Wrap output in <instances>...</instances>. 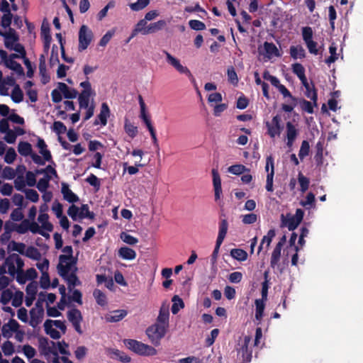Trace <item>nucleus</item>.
I'll return each mask as SVG.
<instances>
[{
    "instance_id": "obj_10",
    "label": "nucleus",
    "mask_w": 363,
    "mask_h": 363,
    "mask_svg": "<svg viewBox=\"0 0 363 363\" xmlns=\"http://www.w3.org/2000/svg\"><path fill=\"white\" fill-rule=\"evenodd\" d=\"M88 27L85 25H82L79 31V47L78 50L82 52L86 50L91 43V37H89L86 34Z\"/></svg>"
},
{
    "instance_id": "obj_28",
    "label": "nucleus",
    "mask_w": 363,
    "mask_h": 363,
    "mask_svg": "<svg viewBox=\"0 0 363 363\" xmlns=\"http://www.w3.org/2000/svg\"><path fill=\"white\" fill-rule=\"evenodd\" d=\"M228 228V223L226 219H222L219 222V230L216 241L223 242Z\"/></svg>"
},
{
    "instance_id": "obj_56",
    "label": "nucleus",
    "mask_w": 363,
    "mask_h": 363,
    "mask_svg": "<svg viewBox=\"0 0 363 363\" xmlns=\"http://www.w3.org/2000/svg\"><path fill=\"white\" fill-rule=\"evenodd\" d=\"M111 354L113 357L118 359L122 362H129L131 359L129 356L118 350H113Z\"/></svg>"
},
{
    "instance_id": "obj_32",
    "label": "nucleus",
    "mask_w": 363,
    "mask_h": 363,
    "mask_svg": "<svg viewBox=\"0 0 363 363\" xmlns=\"http://www.w3.org/2000/svg\"><path fill=\"white\" fill-rule=\"evenodd\" d=\"M48 219L49 216L47 213H40L38 218V220L42 224V228L48 232H52L53 225L49 222Z\"/></svg>"
},
{
    "instance_id": "obj_41",
    "label": "nucleus",
    "mask_w": 363,
    "mask_h": 363,
    "mask_svg": "<svg viewBox=\"0 0 363 363\" xmlns=\"http://www.w3.org/2000/svg\"><path fill=\"white\" fill-rule=\"evenodd\" d=\"M230 255L238 261H245L247 259V253L242 249H232Z\"/></svg>"
},
{
    "instance_id": "obj_9",
    "label": "nucleus",
    "mask_w": 363,
    "mask_h": 363,
    "mask_svg": "<svg viewBox=\"0 0 363 363\" xmlns=\"http://www.w3.org/2000/svg\"><path fill=\"white\" fill-rule=\"evenodd\" d=\"M91 96L90 89L84 90L79 95V104L81 108H86V116L84 119L87 120L91 118V106L89 107V100Z\"/></svg>"
},
{
    "instance_id": "obj_61",
    "label": "nucleus",
    "mask_w": 363,
    "mask_h": 363,
    "mask_svg": "<svg viewBox=\"0 0 363 363\" xmlns=\"http://www.w3.org/2000/svg\"><path fill=\"white\" fill-rule=\"evenodd\" d=\"M189 27L194 30H203L206 29V25L199 20H190L189 21Z\"/></svg>"
},
{
    "instance_id": "obj_50",
    "label": "nucleus",
    "mask_w": 363,
    "mask_h": 363,
    "mask_svg": "<svg viewBox=\"0 0 363 363\" xmlns=\"http://www.w3.org/2000/svg\"><path fill=\"white\" fill-rule=\"evenodd\" d=\"M298 103L300 104L301 108L303 111H304L308 113H313V106L311 102H310L304 99H298Z\"/></svg>"
},
{
    "instance_id": "obj_26",
    "label": "nucleus",
    "mask_w": 363,
    "mask_h": 363,
    "mask_svg": "<svg viewBox=\"0 0 363 363\" xmlns=\"http://www.w3.org/2000/svg\"><path fill=\"white\" fill-rule=\"evenodd\" d=\"M18 151L22 156H30L33 153L32 145L28 142L21 141L18 145Z\"/></svg>"
},
{
    "instance_id": "obj_49",
    "label": "nucleus",
    "mask_w": 363,
    "mask_h": 363,
    "mask_svg": "<svg viewBox=\"0 0 363 363\" xmlns=\"http://www.w3.org/2000/svg\"><path fill=\"white\" fill-rule=\"evenodd\" d=\"M315 194L312 192H309L306 197L305 201H301L300 204L303 207H305L306 208H309L310 207H312L314 206L315 203Z\"/></svg>"
},
{
    "instance_id": "obj_23",
    "label": "nucleus",
    "mask_w": 363,
    "mask_h": 363,
    "mask_svg": "<svg viewBox=\"0 0 363 363\" xmlns=\"http://www.w3.org/2000/svg\"><path fill=\"white\" fill-rule=\"evenodd\" d=\"M323 144L319 141L315 145V154L314 160L317 167H320L323 163Z\"/></svg>"
},
{
    "instance_id": "obj_40",
    "label": "nucleus",
    "mask_w": 363,
    "mask_h": 363,
    "mask_svg": "<svg viewBox=\"0 0 363 363\" xmlns=\"http://www.w3.org/2000/svg\"><path fill=\"white\" fill-rule=\"evenodd\" d=\"M24 255L34 260H39L41 258V254L39 250L33 246L27 247Z\"/></svg>"
},
{
    "instance_id": "obj_1",
    "label": "nucleus",
    "mask_w": 363,
    "mask_h": 363,
    "mask_svg": "<svg viewBox=\"0 0 363 363\" xmlns=\"http://www.w3.org/2000/svg\"><path fill=\"white\" fill-rule=\"evenodd\" d=\"M75 264L76 261H72L69 262V263H67V264H58L57 267L58 274L63 279L67 281L69 291H72V287H74L80 283L78 277L75 274L76 269L69 274L72 266H74Z\"/></svg>"
},
{
    "instance_id": "obj_14",
    "label": "nucleus",
    "mask_w": 363,
    "mask_h": 363,
    "mask_svg": "<svg viewBox=\"0 0 363 363\" xmlns=\"http://www.w3.org/2000/svg\"><path fill=\"white\" fill-rule=\"evenodd\" d=\"M148 25L149 24H147V21H146V20H140L135 25L134 29L132 30V33L128 39L127 43L135 37L138 33H141L142 35H148V33L147 32Z\"/></svg>"
},
{
    "instance_id": "obj_38",
    "label": "nucleus",
    "mask_w": 363,
    "mask_h": 363,
    "mask_svg": "<svg viewBox=\"0 0 363 363\" xmlns=\"http://www.w3.org/2000/svg\"><path fill=\"white\" fill-rule=\"evenodd\" d=\"M172 301L173 302V304L172 306V313L175 315L177 314L180 308H183L184 307V303L183 300L179 297L177 295H174L172 297Z\"/></svg>"
},
{
    "instance_id": "obj_59",
    "label": "nucleus",
    "mask_w": 363,
    "mask_h": 363,
    "mask_svg": "<svg viewBox=\"0 0 363 363\" xmlns=\"http://www.w3.org/2000/svg\"><path fill=\"white\" fill-rule=\"evenodd\" d=\"M24 193L26 194V199L32 202L35 203L39 199V195L38 192L34 189H27L25 190Z\"/></svg>"
},
{
    "instance_id": "obj_21",
    "label": "nucleus",
    "mask_w": 363,
    "mask_h": 363,
    "mask_svg": "<svg viewBox=\"0 0 363 363\" xmlns=\"http://www.w3.org/2000/svg\"><path fill=\"white\" fill-rule=\"evenodd\" d=\"M264 49L266 52V56L269 59L272 58V56H281L279 49L273 43L264 42Z\"/></svg>"
},
{
    "instance_id": "obj_57",
    "label": "nucleus",
    "mask_w": 363,
    "mask_h": 363,
    "mask_svg": "<svg viewBox=\"0 0 363 363\" xmlns=\"http://www.w3.org/2000/svg\"><path fill=\"white\" fill-rule=\"evenodd\" d=\"M9 246H11V249L13 251L18 252L21 255H24L25 254V249H26V245L23 242H17L14 240H12L10 242Z\"/></svg>"
},
{
    "instance_id": "obj_13",
    "label": "nucleus",
    "mask_w": 363,
    "mask_h": 363,
    "mask_svg": "<svg viewBox=\"0 0 363 363\" xmlns=\"http://www.w3.org/2000/svg\"><path fill=\"white\" fill-rule=\"evenodd\" d=\"M286 128L287 139L286 145L289 147H291L297 138L298 130L296 128L295 125L290 121L286 123Z\"/></svg>"
},
{
    "instance_id": "obj_45",
    "label": "nucleus",
    "mask_w": 363,
    "mask_h": 363,
    "mask_svg": "<svg viewBox=\"0 0 363 363\" xmlns=\"http://www.w3.org/2000/svg\"><path fill=\"white\" fill-rule=\"evenodd\" d=\"M105 152L98 151L95 152L92 155V167L102 169L101 167V160L103 156L104 155Z\"/></svg>"
},
{
    "instance_id": "obj_22",
    "label": "nucleus",
    "mask_w": 363,
    "mask_h": 363,
    "mask_svg": "<svg viewBox=\"0 0 363 363\" xmlns=\"http://www.w3.org/2000/svg\"><path fill=\"white\" fill-rule=\"evenodd\" d=\"M118 256L125 260H133L136 257V252L128 247H121L118 250Z\"/></svg>"
},
{
    "instance_id": "obj_12",
    "label": "nucleus",
    "mask_w": 363,
    "mask_h": 363,
    "mask_svg": "<svg viewBox=\"0 0 363 363\" xmlns=\"http://www.w3.org/2000/svg\"><path fill=\"white\" fill-rule=\"evenodd\" d=\"M302 85L306 89L305 95L307 98L310 99L315 106H317L318 94L313 82L310 84L308 82L307 78L303 82H301Z\"/></svg>"
},
{
    "instance_id": "obj_19",
    "label": "nucleus",
    "mask_w": 363,
    "mask_h": 363,
    "mask_svg": "<svg viewBox=\"0 0 363 363\" xmlns=\"http://www.w3.org/2000/svg\"><path fill=\"white\" fill-rule=\"evenodd\" d=\"M30 320L29 324L33 327L35 328L38 324H40L43 318L44 317V311L36 310L35 308H32L30 311Z\"/></svg>"
},
{
    "instance_id": "obj_2",
    "label": "nucleus",
    "mask_w": 363,
    "mask_h": 363,
    "mask_svg": "<svg viewBox=\"0 0 363 363\" xmlns=\"http://www.w3.org/2000/svg\"><path fill=\"white\" fill-rule=\"evenodd\" d=\"M124 345L131 351L142 356H154L157 354V350L142 342L133 339L123 340Z\"/></svg>"
},
{
    "instance_id": "obj_5",
    "label": "nucleus",
    "mask_w": 363,
    "mask_h": 363,
    "mask_svg": "<svg viewBox=\"0 0 363 363\" xmlns=\"http://www.w3.org/2000/svg\"><path fill=\"white\" fill-rule=\"evenodd\" d=\"M163 52L166 55V60L167 63L174 67L177 69V71H178L180 74H184L187 75L189 78L194 79V77L187 67L181 65L179 60L174 56H172L167 51L164 50Z\"/></svg>"
},
{
    "instance_id": "obj_60",
    "label": "nucleus",
    "mask_w": 363,
    "mask_h": 363,
    "mask_svg": "<svg viewBox=\"0 0 363 363\" xmlns=\"http://www.w3.org/2000/svg\"><path fill=\"white\" fill-rule=\"evenodd\" d=\"M2 351L6 356L11 355L14 352V347L13 343L7 340L3 343L1 347Z\"/></svg>"
},
{
    "instance_id": "obj_48",
    "label": "nucleus",
    "mask_w": 363,
    "mask_h": 363,
    "mask_svg": "<svg viewBox=\"0 0 363 363\" xmlns=\"http://www.w3.org/2000/svg\"><path fill=\"white\" fill-rule=\"evenodd\" d=\"M121 239L125 243L130 245H135L138 242V239L135 237H133V235L125 233L122 232L121 233Z\"/></svg>"
},
{
    "instance_id": "obj_17",
    "label": "nucleus",
    "mask_w": 363,
    "mask_h": 363,
    "mask_svg": "<svg viewBox=\"0 0 363 363\" xmlns=\"http://www.w3.org/2000/svg\"><path fill=\"white\" fill-rule=\"evenodd\" d=\"M36 146L38 148H39V150H40L39 152L43 155L45 160H47V162H50L54 163L52 160L51 153H50V150H48L47 149V145L43 138L38 137V141H37Z\"/></svg>"
},
{
    "instance_id": "obj_35",
    "label": "nucleus",
    "mask_w": 363,
    "mask_h": 363,
    "mask_svg": "<svg viewBox=\"0 0 363 363\" xmlns=\"http://www.w3.org/2000/svg\"><path fill=\"white\" fill-rule=\"evenodd\" d=\"M293 72L298 77L301 82H303L306 79L305 74V68L300 63H294L292 65Z\"/></svg>"
},
{
    "instance_id": "obj_39",
    "label": "nucleus",
    "mask_w": 363,
    "mask_h": 363,
    "mask_svg": "<svg viewBox=\"0 0 363 363\" xmlns=\"http://www.w3.org/2000/svg\"><path fill=\"white\" fill-rule=\"evenodd\" d=\"M52 177L49 174H46L44 177L39 179L36 186L40 192H45L49 186V182Z\"/></svg>"
},
{
    "instance_id": "obj_53",
    "label": "nucleus",
    "mask_w": 363,
    "mask_h": 363,
    "mask_svg": "<svg viewBox=\"0 0 363 363\" xmlns=\"http://www.w3.org/2000/svg\"><path fill=\"white\" fill-rule=\"evenodd\" d=\"M13 294L11 290L3 289V291L1 295L0 301L2 304L6 305L13 298Z\"/></svg>"
},
{
    "instance_id": "obj_18",
    "label": "nucleus",
    "mask_w": 363,
    "mask_h": 363,
    "mask_svg": "<svg viewBox=\"0 0 363 363\" xmlns=\"http://www.w3.org/2000/svg\"><path fill=\"white\" fill-rule=\"evenodd\" d=\"M62 252L66 253L67 255H60L59 257V264H67V263H69L72 261L77 260L73 257L72 253L73 250L71 245H67L62 248Z\"/></svg>"
},
{
    "instance_id": "obj_6",
    "label": "nucleus",
    "mask_w": 363,
    "mask_h": 363,
    "mask_svg": "<svg viewBox=\"0 0 363 363\" xmlns=\"http://www.w3.org/2000/svg\"><path fill=\"white\" fill-rule=\"evenodd\" d=\"M251 340L252 338L250 336H245L243 342L240 345V347L238 349V354H242V360L245 363H249L252 360V351L249 347Z\"/></svg>"
},
{
    "instance_id": "obj_31",
    "label": "nucleus",
    "mask_w": 363,
    "mask_h": 363,
    "mask_svg": "<svg viewBox=\"0 0 363 363\" xmlns=\"http://www.w3.org/2000/svg\"><path fill=\"white\" fill-rule=\"evenodd\" d=\"M167 26L164 20H160L157 22L150 23L147 32L148 34H152L162 30Z\"/></svg>"
},
{
    "instance_id": "obj_37",
    "label": "nucleus",
    "mask_w": 363,
    "mask_h": 363,
    "mask_svg": "<svg viewBox=\"0 0 363 363\" xmlns=\"http://www.w3.org/2000/svg\"><path fill=\"white\" fill-rule=\"evenodd\" d=\"M11 98L14 103L18 104L23 100V93L19 85H16L11 92Z\"/></svg>"
},
{
    "instance_id": "obj_24",
    "label": "nucleus",
    "mask_w": 363,
    "mask_h": 363,
    "mask_svg": "<svg viewBox=\"0 0 363 363\" xmlns=\"http://www.w3.org/2000/svg\"><path fill=\"white\" fill-rule=\"evenodd\" d=\"M4 45L7 49L14 50L17 53L20 54L21 59L26 57V51L22 44L16 43L15 45H11L9 42H4Z\"/></svg>"
},
{
    "instance_id": "obj_47",
    "label": "nucleus",
    "mask_w": 363,
    "mask_h": 363,
    "mask_svg": "<svg viewBox=\"0 0 363 363\" xmlns=\"http://www.w3.org/2000/svg\"><path fill=\"white\" fill-rule=\"evenodd\" d=\"M262 77H263L264 79H265L267 81H269L271 82L272 85H273L274 86H275L277 89L279 87V86L281 85V84H280L279 79L275 76L271 75L269 72L267 70H265L263 72Z\"/></svg>"
},
{
    "instance_id": "obj_7",
    "label": "nucleus",
    "mask_w": 363,
    "mask_h": 363,
    "mask_svg": "<svg viewBox=\"0 0 363 363\" xmlns=\"http://www.w3.org/2000/svg\"><path fill=\"white\" fill-rule=\"evenodd\" d=\"M267 133L271 138L279 136L283 127L281 125V117L276 115L273 117L272 123H267Z\"/></svg>"
},
{
    "instance_id": "obj_34",
    "label": "nucleus",
    "mask_w": 363,
    "mask_h": 363,
    "mask_svg": "<svg viewBox=\"0 0 363 363\" xmlns=\"http://www.w3.org/2000/svg\"><path fill=\"white\" fill-rule=\"evenodd\" d=\"M264 301H266L262 299L255 300V318L259 321H260L263 317L264 310L265 307Z\"/></svg>"
},
{
    "instance_id": "obj_51",
    "label": "nucleus",
    "mask_w": 363,
    "mask_h": 363,
    "mask_svg": "<svg viewBox=\"0 0 363 363\" xmlns=\"http://www.w3.org/2000/svg\"><path fill=\"white\" fill-rule=\"evenodd\" d=\"M310 151V145L309 143L307 140H303L301 143L299 152H298V157L301 160H303L305 157L308 156Z\"/></svg>"
},
{
    "instance_id": "obj_16",
    "label": "nucleus",
    "mask_w": 363,
    "mask_h": 363,
    "mask_svg": "<svg viewBox=\"0 0 363 363\" xmlns=\"http://www.w3.org/2000/svg\"><path fill=\"white\" fill-rule=\"evenodd\" d=\"M61 193L63 195L64 199L69 203H74L79 201L77 195L72 192L69 189V184L65 182L62 183Z\"/></svg>"
},
{
    "instance_id": "obj_63",
    "label": "nucleus",
    "mask_w": 363,
    "mask_h": 363,
    "mask_svg": "<svg viewBox=\"0 0 363 363\" xmlns=\"http://www.w3.org/2000/svg\"><path fill=\"white\" fill-rule=\"evenodd\" d=\"M40 285L42 289H48L50 286V276L48 272H43L40 279Z\"/></svg>"
},
{
    "instance_id": "obj_15",
    "label": "nucleus",
    "mask_w": 363,
    "mask_h": 363,
    "mask_svg": "<svg viewBox=\"0 0 363 363\" xmlns=\"http://www.w3.org/2000/svg\"><path fill=\"white\" fill-rule=\"evenodd\" d=\"M128 314V311L124 309L115 310L105 315L106 322L116 323L123 319Z\"/></svg>"
},
{
    "instance_id": "obj_62",
    "label": "nucleus",
    "mask_w": 363,
    "mask_h": 363,
    "mask_svg": "<svg viewBox=\"0 0 363 363\" xmlns=\"http://www.w3.org/2000/svg\"><path fill=\"white\" fill-rule=\"evenodd\" d=\"M228 78L230 83L233 84H237L238 82V78L237 73L233 67H230L228 68L227 71Z\"/></svg>"
},
{
    "instance_id": "obj_44",
    "label": "nucleus",
    "mask_w": 363,
    "mask_h": 363,
    "mask_svg": "<svg viewBox=\"0 0 363 363\" xmlns=\"http://www.w3.org/2000/svg\"><path fill=\"white\" fill-rule=\"evenodd\" d=\"M124 129L125 133L132 138H135L138 132V128L129 122L128 119L125 121Z\"/></svg>"
},
{
    "instance_id": "obj_46",
    "label": "nucleus",
    "mask_w": 363,
    "mask_h": 363,
    "mask_svg": "<svg viewBox=\"0 0 363 363\" xmlns=\"http://www.w3.org/2000/svg\"><path fill=\"white\" fill-rule=\"evenodd\" d=\"M0 36H2L6 39H11L13 41L19 40V36L16 31L10 27L9 28V30L7 32H4L0 30Z\"/></svg>"
},
{
    "instance_id": "obj_29",
    "label": "nucleus",
    "mask_w": 363,
    "mask_h": 363,
    "mask_svg": "<svg viewBox=\"0 0 363 363\" xmlns=\"http://www.w3.org/2000/svg\"><path fill=\"white\" fill-rule=\"evenodd\" d=\"M6 67L9 69L16 72V73L19 76H24V70L20 63L17 62L15 60H9L4 64Z\"/></svg>"
},
{
    "instance_id": "obj_20",
    "label": "nucleus",
    "mask_w": 363,
    "mask_h": 363,
    "mask_svg": "<svg viewBox=\"0 0 363 363\" xmlns=\"http://www.w3.org/2000/svg\"><path fill=\"white\" fill-rule=\"evenodd\" d=\"M57 87L63 94L65 99H74L78 94V91L76 89L69 88L68 86L63 82H59Z\"/></svg>"
},
{
    "instance_id": "obj_54",
    "label": "nucleus",
    "mask_w": 363,
    "mask_h": 363,
    "mask_svg": "<svg viewBox=\"0 0 363 363\" xmlns=\"http://www.w3.org/2000/svg\"><path fill=\"white\" fill-rule=\"evenodd\" d=\"M50 343L52 345V347H50L49 345L46 347H42L40 349V352L43 355H48L50 354H52L54 356H57V350L54 347L55 346V342L53 341H51Z\"/></svg>"
},
{
    "instance_id": "obj_33",
    "label": "nucleus",
    "mask_w": 363,
    "mask_h": 363,
    "mask_svg": "<svg viewBox=\"0 0 363 363\" xmlns=\"http://www.w3.org/2000/svg\"><path fill=\"white\" fill-rule=\"evenodd\" d=\"M276 233L274 229H270L266 235H264L260 242V245L258 247V253L261 252L263 247V245L267 243V247L268 248L272 242V239L275 237Z\"/></svg>"
},
{
    "instance_id": "obj_58",
    "label": "nucleus",
    "mask_w": 363,
    "mask_h": 363,
    "mask_svg": "<svg viewBox=\"0 0 363 363\" xmlns=\"http://www.w3.org/2000/svg\"><path fill=\"white\" fill-rule=\"evenodd\" d=\"M26 182L24 180L23 176L18 175L14 180V186L16 190L24 192Z\"/></svg>"
},
{
    "instance_id": "obj_8",
    "label": "nucleus",
    "mask_w": 363,
    "mask_h": 363,
    "mask_svg": "<svg viewBox=\"0 0 363 363\" xmlns=\"http://www.w3.org/2000/svg\"><path fill=\"white\" fill-rule=\"evenodd\" d=\"M111 111L107 103L104 102L101 104L99 114L94 120L93 125L105 126L107 124V120L110 117Z\"/></svg>"
},
{
    "instance_id": "obj_27",
    "label": "nucleus",
    "mask_w": 363,
    "mask_h": 363,
    "mask_svg": "<svg viewBox=\"0 0 363 363\" xmlns=\"http://www.w3.org/2000/svg\"><path fill=\"white\" fill-rule=\"evenodd\" d=\"M93 296H94L96 301L98 305L105 308L108 306V301L106 296L104 293L99 289H95L93 292Z\"/></svg>"
},
{
    "instance_id": "obj_4",
    "label": "nucleus",
    "mask_w": 363,
    "mask_h": 363,
    "mask_svg": "<svg viewBox=\"0 0 363 363\" xmlns=\"http://www.w3.org/2000/svg\"><path fill=\"white\" fill-rule=\"evenodd\" d=\"M302 38L305 42L308 52L313 55H318V50L317 49L318 43L313 40V31L311 27L305 26L301 28Z\"/></svg>"
},
{
    "instance_id": "obj_36",
    "label": "nucleus",
    "mask_w": 363,
    "mask_h": 363,
    "mask_svg": "<svg viewBox=\"0 0 363 363\" xmlns=\"http://www.w3.org/2000/svg\"><path fill=\"white\" fill-rule=\"evenodd\" d=\"M67 318L72 324L80 323L82 320L81 312L77 308L71 309L67 312Z\"/></svg>"
},
{
    "instance_id": "obj_43",
    "label": "nucleus",
    "mask_w": 363,
    "mask_h": 363,
    "mask_svg": "<svg viewBox=\"0 0 363 363\" xmlns=\"http://www.w3.org/2000/svg\"><path fill=\"white\" fill-rule=\"evenodd\" d=\"M246 171H249V169L245 165L240 164L231 165L228 169V172L235 175H240Z\"/></svg>"
},
{
    "instance_id": "obj_11",
    "label": "nucleus",
    "mask_w": 363,
    "mask_h": 363,
    "mask_svg": "<svg viewBox=\"0 0 363 363\" xmlns=\"http://www.w3.org/2000/svg\"><path fill=\"white\" fill-rule=\"evenodd\" d=\"M212 176L215 201H217L220 199L223 193L221 187V179L218 170L216 169H212Z\"/></svg>"
},
{
    "instance_id": "obj_42",
    "label": "nucleus",
    "mask_w": 363,
    "mask_h": 363,
    "mask_svg": "<svg viewBox=\"0 0 363 363\" xmlns=\"http://www.w3.org/2000/svg\"><path fill=\"white\" fill-rule=\"evenodd\" d=\"M298 181L300 185V190L302 193L306 192L309 187L310 180L308 177L304 176L301 172L298 174Z\"/></svg>"
},
{
    "instance_id": "obj_30",
    "label": "nucleus",
    "mask_w": 363,
    "mask_h": 363,
    "mask_svg": "<svg viewBox=\"0 0 363 363\" xmlns=\"http://www.w3.org/2000/svg\"><path fill=\"white\" fill-rule=\"evenodd\" d=\"M11 225L12 226L13 231H16L19 234H25L28 230L30 221L28 219H24L18 225L11 223Z\"/></svg>"
},
{
    "instance_id": "obj_52",
    "label": "nucleus",
    "mask_w": 363,
    "mask_h": 363,
    "mask_svg": "<svg viewBox=\"0 0 363 363\" xmlns=\"http://www.w3.org/2000/svg\"><path fill=\"white\" fill-rule=\"evenodd\" d=\"M150 4V0H137L136 2L130 4V7L133 11H138L145 8Z\"/></svg>"
},
{
    "instance_id": "obj_25",
    "label": "nucleus",
    "mask_w": 363,
    "mask_h": 363,
    "mask_svg": "<svg viewBox=\"0 0 363 363\" xmlns=\"http://www.w3.org/2000/svg\"><path fill=\"white\" fill-rule=\"evenodd\" d=\"M289 53L291 57L296 60L298 58H304L306 57V51L301 45H292L290 47Z\"/></svg>"
},
{
    "instance_id": "obj_64",
    "label": "nucleus",
    "mask_w": 363,
    "mask_h": 363,
    "mask_svg": "<svg viewBox=\"0 0 363 363\" xmlns=\"http://www.w3.org/2000/svg\"><path fill=\"white\" fill-rule=\"evenodd\" d=\"M16 156L15 150L13 147H9L4 157V161L7 164H11L16 160Z\"/></svg>"
},
{
    "instance_id": "obj_55",
    "label": "nucleus",
    "mask_w": 363,
    "mask_h": 363,
    "mask_svg": "<svg viewBox=\"0 0 363 363\" xmlns=\"http://www.w3.org/2000/svg\"><path fill=\"white\" fill-rule=\"evenodd\" d=\"M23 293L21 291H17L13 298H11V304L13 307H19L23 303Z\"/></svg>"
},
{
    "instance_id": "obj_3",
    "label": "nucleus",
    "mask_w": 363,
    "mask_h": 363,
    "mask_svg": "<svg viewBox=\"0 0 363 363\" xmlns=\"http://www.w3.org/2000/svg\"><path fill=\"white\" fill-rule=\"evenodd\" d=\"M167 328L164 326L154 324L147 328L146 330V334L148 336L150 342L155 346H159L160 345L161 340L165 336L167 333Z\"/></svg>"
}]
</instances>
